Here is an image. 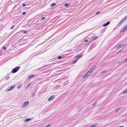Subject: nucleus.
<instances>
[{
  "mask_svg": "<svg viewBox=\"0 0 127 127\" xmlns=\"http://www.w3.org/2000/svg\"><path fill=\"white\" fill-rule=\"evenodd\" d=\"M20 67L17 66L15 68H13L11 72L12 73H14L17 72L20 69Z\"/></svg>",
  "mask_w": 127,
  "mask_h": 127,
  "instance_id": "f257e3e1",
  "label": "nucleus"
},
{
  "mask_svg": "<svg viewBox=\"0 0 127 127\" xmlns=\"http://www.w3.org/2000/svg\"><path fill=\"white\" fill-rule=\"evenodd\" d=\"M92 72V71H90L89 70L84 75V76H83V78H85L88 76H89V75H90L91 74Z\"/></svg>",
  "mask_w": 127,
  "mask_h": 127,
  "instance_id": "f03ea898",
  "label": "nucleus"
},
{
  "mask_svg": "<svg viewBox=\"0 0 127 127\" xmlns=\"http://www.w3.org/2000/svg\"><path fill=\"white\" fill-rule=\"evenodd\" d=\"M29 103V102L28 101L25 102L23 104V106L24 107L27 106L28 105Z\"/></svg>",
  "mask_w": 127,
  "mask_h": 127,
  "instance_id": "7ed1b4c3",
  "label": "nucleus"
},
{
  "mask_svg": "<svg viewBox=\"0 0 127 127\" xmlns=\"http://www.w3.org/2000/svg\"><path fill=\"white\" fill-rule=\"evenodd\" d=\"M55 97V95H53L51 96L48 99V101H50L53 99Z\"/></svg>",
  "mask_w": 127,
  "mask_h": 127,
  "instance_id": "20e7f679",
  "label": "nucleus"
},
{
  "mask_svg": "<svg viewBox=\"0 0 127 127\" xmlns=\"http://www.w3.org/2000/svg\"><path fill=\"white\" fill-rule=\"evenodd\" d=\"M125 45V44H124V43H123V44H122L119 45L118 46V49H119L121 48L122 47L124 46Z\"/></svg>",
  "mask_w": 127,
  "mask_h": 127,
  "instance_id": "39448f33",
  "label": "nucleus"
},
{
  "mask_svg": "<svg viewBox=\"0 0 127 127\" xmlns=\"http://www.w3.org/2000/svg\"><path fill=\"white\" fill-rule=\"evenodd\" d=\"M110 22H108L106 23H105L103 24L102 26L103 27H106L110 23Z\"/></svg>",
  "mask_w": 127,
  "mask_h": 127,
  "instance_id": "423d86ee",
  "label": "nucleus"
},
{
  "mask_svg": "<svg viewBox=\"0 0 127 127\" xmlns=\"http://www.w3.org/2000/svg\"><path fill=\"white\" fill-rule=\"evenodd\" d=\"M15 87V85H13L12 86L10 87L9 89H8L7 90V91H10L11 90V89L14 88Z\"/></svg>",
  "mask_w": 127,
  "mask_h": 127,
  "instance_id": "0eeeda50",
  "label": "nucleus"
},
{
  "mask_svg": "<svg viewBox=\"0 0 127 127\" xmlns=\"http://www.w3.org/2000/svg\"><path fill=\"white\" fill-rule=\"evenodd\" d=\"M127 30V25L124 27L123 29L122 30V31L123 32V31H126Z\"/></svg>",
  "mask_w": 127,
  "mask_h": 127,
  "instance_id": "6e6552de",
  "label": "nucleus"
},
{
  "mask_svg": "<svg viewBox=\"0 0 127 127\" xmlns=\"http://www.w3.org/2000/svg\"><path fill=\"white\" fill-rule=\"evenodd\" d=\"M96 66V65H95L94 66H93L91 69L89 70V71H92V72L93 71V70H94L95 69V67Z\"/></svg>",
  "mask_w": 127,
  "mask_h": 127,
  "instance_id": "1a4fd4ad",
  "label": "nucleus"
},
{
  "mask_svg": "<svg viewBox=\"0 0 127 127\" xmlns=\"http://www.w3.org/2000/svg\"><path fill=\"white\" fill-rule=\"evenodd\" d=\"M126 20V19H125V18H124V19H123L122 20L120 21V23L122 24V23H123V22H124Z\"/></svg>",
  "mask_w": 127,
  "mask_h": 127,
  "instance_id": "9d476101",
  "label": "nucleus"
},
{
  "mask_svg": "<svg viewBox=\"0 0 127 127\" xmlns=\"http://www.w3.org/2000/svg\"><path fill=\"white\" fill-rule=\"evenodd\" d=\"M82 56L80 54H79L76 56L75 57V58L76 59L79 58L80 57H81Z\"/></svg>",
  "mask_w": 127,
  "mask_h": 127,
  "instance_id": "9b49d317",
  "label": "nucleus"
},
{
  "mask_svg": "<svg viewBox=\"0 0 127 127\" xmlns=\"http://www.w3.org/2000/svg\"><path fill=\"white\" fill-rule=\"evenodd\" d=\"M31 120V119H27L25 120V122H27Z\"/></svg>",
  "mask_w": 127,
  "mask_h": 127,
  "instance_id": "f8f14e48",
  "label": "nucleus"
},
{
  "mask_svg": "<svg viewBox=\"0 0 127 127\" xmlns=\"http://www.w3.org/2000/svg\"><path fill=\"white\" fill-rule=\"evenodd\" d=\"M97 125H98V124H96L93 126L90 127H96L97 126Z\"/></svg>",
  "mask_w": 127,
  "mask_h": 127,
  "instance_id": "ddd939ff",
  "label": "nucleus"
},
{
  "mask_svg": "<svg viewBox=\"0 0 127 127\" xmlns=\"http://www.w3.org/2000/svg\"><path fill=\"white\" fill-rule=\"evenodd\" d=\"M34 75H30V76H29L28 77V78L29 79H30V78H31L33 76H34Z\"/></svg>",
  "mask_w": 127,
  "mask_h": 127,
  "instance_id": "4468645a",
  "label": "nucleus"
},
{
  "mask_svg": "<svg viewBox=\"0 0 127 127\" xmlns=\"http://www.w3.org/2000/svg\"><path fill=\"white\" fill-rule=\"evenodd\" d=\"M97 37H95L91 41H90V42H92L94 40L97 39Z\"/></svg>",
  "mask_w": 127,
  "mask_h": 127,
  "instance_id": "2eb2a0df",
  "label": "nucleus"
},
{
  "mask_svg": "<svg viewBox=\"0 0 127 127\" xmlns=\"http://www.w3.org/2000/svg\"><path fill=\"white\" fill-rule=\"evenodd\" d=\"M56 5V4L55 3H53L51 5V6H55Z\"/></svg>",
  "mask_w": 127,
  "mask_h": 127,
  "instance_id": "dca6fc26",
  "label": "nucleus"
},
{
  "mask_svg": "<svg viewBox=\"0 0 127 127\" xmlns=\"http://www.w3.org/2000/svg\"><path fill=\"white\" fill-rule=\"evenodd\" d=\"M77 60H75L74 61H73L72 62V63L73 64H74L77 61Z\"/></svg>",
  "mask_w": 127,
  "mask_h": 127,
  "instance_id": "f3484780",
  "label": "nucleus"
},
{
  "mask_svg": "<svg viewBox=\"0 0 127 127\" xmlns=\"http://www.w3.org/2000/svg\"><path fill=\"white\" fill-rule=\"evenodd\" d=\"M64 5L66 7H68L69 6V4H68L65 3V4Z\"/></svg>",
  "mask_w": 127,
  "mask_h": 127,
  "instance_id": "a211bd4d",
  "label": "nucleus"
},
{
  "mask_svg": "<svg viewBox=\"0 0 127 127\" xmlns=\"http://www.w3.org/2000/svg\"><path fill=\"white\" fill-rule=\"evenodd\" d=\"M127 93V89H126V90H125V91L123 92V93L124 94H126V93Z\"/></svg>",
  "mask_w": 127,
  "mask_h": 127,
  "instance_id": "6ab92c4d",
  "label": "nucleus"
},
{
  "mask_svg": "<svg viewBox=\"0 0 127 127\" xmlns=\"http://www.w3.org/2000/svg\"><path fill=\"white\" fill-rule=\"evenodd\" d=\"M22 87V85H19L18 87V89H19Z\"/></svg>",
  "mask_w": 127,
  "mask_h": 127,
  "instance_id": "aec40b11",
  "label": "nucleus"
},
{
  "mask_svg": "<svg viewBox=\"0 0 127 127\" xmlns=\"http://www.w3.org/2000/svg\"><path fill=\"white\" fill-rule=\"evenodd\" d=\"M62 58V57L61 56H59L57 57V58L59 59H61Z\"/></svg>",
  "mask_w": 127,
  "mask_h": 127,
  "instance_id": "412c9836",
  "label": "nucleus"
},
{
  "mask_svg": "<svg viewBox=\"0 0 127 127\" xmlns=\"http://www.w3.org/2000/svg\"><path fill=\"white\" fill-rule=\"evenodd\" d=\"M14 27V25H13L12 27H11V29H13Z\"/></svg>",
  "mask_w": 127,
  "mask_h": 127,
  "instance_id": "4be33fe9",
  "label": "nucleus"
},
{
  "mask_svg": "<svg viewBox=\"0 0 127 127\" xmlns=\"http://www.w3.org/2000/svg\"><path fill=\"white\" fill-rule=\"evenodd\" d=\"M50 126H51V125H48L45 127H50Z\"/></svg>",
  "mask_w": 127,
  "mask_h": 127,
  "instance_id": "5701e85b",
  "label": "nucleus"
},
{
  "mask_svg": "<svg viewBox=\"0 0 127 127\" xmlns=\"http://www.w3.org/2000/svg\"><path fill=\"white\" fill-rule=\"evenodd\" d=\"M26 14L25 12H24L22 13V14L23 15H25Z\"/></svg>",
  "mask_w": 127,
  "mask_h": 127,
  "instance_id": "b1692460",
  "label": "nucleus"
},
{
  "mask_svg": "<svg viewBox=\"0 0 127 127\" xmlns=\"http://www.w3.org/2000/svg\"><path fill=\"white\" fill-rule=\"evenodd\" d=\"M106 72V70H104V71H102V72H101V74H103V73H105V72Z\"/></svg>",
  "mask_w": 127,
  "mask_h": 127,
  "instance_id": "393cba45",
  "label": "nucleus"
},
{
  "mask_svg": "<svg viewBox=\"0 0 127 127\" xmlns=\"http://www.w3.org/2000/svg\"><path fill=\"white\" fill-rule=\"evenodd\" d=\"M6 47H4V46H3V49H4V50H5L6 49Z\"/></svg>",
  "mask_w": 127,
  "mask_h": 127,
  "instance_id": "a878e982",
  "label": "nucleus"
},
{
  "mask_svg": "<svg viewBox=\"0 0 127 127\" xmlns=\"http://www.w3.org/2000/svg\"><path fill=\"white\" fill-rule=\"evenodd\" d=\"M100 13V12H96V15H97L98 14H99Z\"/></svg>",
  "mask_w": 127,
  "mask_h": 127,
  "instance_id": "bb28decb",
  "label": "nucleus"
},
{
  "mask_svg": "<svg viewBox=\"0 0 127 127\" xmlns=\"http://www.w3.org/2000/svg\"><path fill=\"white\" fill-rule=\"evenodd\" d=\"M120 108H118V109H117V110L116 111V112H117L118 111H119L120 110Z\"/></svg>",
  "mask_w": 127,
  "mask_h": 127,
  "instance_id": "cd10ccee",
  "label": "nucleus"
},
{
  "mask_svg": "<svg viewBox=\"0 0 127 127\" xmlns=\"http://www.w3.org/2000/svg\"><path fill=\"white\" fill-rule=\"evenodd\" d=\"M88 41V40L86 39V40H85L84 41L85 42H87Z\"/></svg>",
  "mask_w": 127,
  "mask_h": 127,
  "instance_id": "c85d7f7f",
  "label": "nucleus"
},
{
  "mask_svg": "<svg viewBox=\"0 0 127 127\" xmlns=\"http://www.w3.org/2000/svg\"><path fill=\"white\" fill-rule=\"evenodd\" d=\"M45 18L44 17H43L41 19L42 20H43Z\"/></svg>",
  "mask_w": 127,
  "mask_h": 127,
  "instance_id": "c756f323",
  "label": "nucleus"
},
{
  "mask_svg": "<svg viewBox=\"0 0 127 127\" xmlns=\"http://www.w3.org/2000/svg\"><path fill=\"white\" fill-rule=\"evenodd\" d=\"M22 6H25L26 5V4H22Z\"/></svg>",
  "mask_w": 127,
  "mask_h": 127,
  "instance_id": "7c9ffc66",
  "label": "nucleus"
},
{
  "mask_svg": "<svg viewBox=\"0 0 127 127\" xmlns=\"http://www.w3.org/2000/svg\"><path fill=\"white\" fill-rule=\"evenodd\" d=\"M96 104V102H95L93 104V105L94 106Z\"/></svg>",
  "mask_w": 127,
  "mask_h": 127,
  "instance_id": "2f4dec72",
  "label": "nucleus"
},
{
  "mask_svg": "<svg viewBox=\"0 0 127 127\" xmlns=\"http://www.w3.org/2000/svg\"><path fill=\"white\" fill-rule=\"evenodd\" d=\"M127 61V58H126L125 60V62Z\"/></svg>",
  "mask_w": 127,
  "mask_h": 127,
  "instance_id": "473e14b6",
  "label": "nucleus"
},
{
  "mask_svg": "<svg viewBox=\"0 0 127 127\" xmlns=\"http://www.w3.org/2000/svg\"><path fill=\"white\" fill-rule=\"evenodd\" d=\"M27 32L26 31H24V33H26Z\"/></svg>",
  "mask_w": 127,
  "mask_h": 127,
  "instance_id": "72a5a7b5",
  "label": "nucleus"
},
{
  "mask_svg": "<svg viewBox=\"0 0 127 127\" xmlns=\"http://www.w3.org/2000/svg\"><path fill=\"white\" fill-rule=\"evenodd\" d=\"M30 83H29V84H28V85L27 86V87L28 88V86H30Z\"/></svg>",
  "mask_w": 127,
  "mask_h": 127,
  "instance_id": "f704fd0d",
  "label": "nucleus"
},
{
  "mask_svg": "<svg viewBox=\"0 0 127 127\" xmlns=\"http://www.w3.org/2000/svg\"><path fill=\"white\" fill-rule=\"evenodd\" d=\"M119 127H124V126H120Z\"/></svg>",
  "mask_w": 127,
  "mask_h": 127,
  "instance_id": "c9c22d12",
  "label": "nucleus"
}]
</instances>
